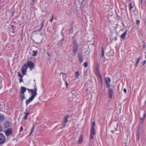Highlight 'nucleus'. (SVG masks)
<instances>
[{"label":"nucleus","instance_id":"obj_26","mask_svg":"<svg viewBox=\"0 0 146 146\" xmlns=\"http://www.w3.org/2000/svg\"><path fill=\"white\" fill-rule=\"evenodd\" d=\"M44 20L43 21H42V25H41V26H40V28H39V29L38 30V31H40V30L42 29V27H43V25H44V23H44Z\"/></svg>","mask_w":146,"mask_h":146},{"label":"nucleus","instance_id":"obj_4","mask_svg":"<svg viewBox=\"0 0 146 146\" xmlns=\"http://www.w3.org/2000/svg\"><path fill=\"white\" fill-rule=\"evenodd\" d=\"M140 127L139 125L137 126V129L136 131V136H137V140L139 141L140 139Z\"/></svg>","mask_w":146,"mask_h":146},{"label":"nucleus","instance_id":"obj_15","mask_svg":"<svg viewBox=\"0 0 146 146\" xmlns=\"http://www.w3.org/2000/svg\"><path fill=\"white\" fill-rule=\"evenodd\" d=\"M26 88L25 87L23 86H22L20 90V93L21 94H23L24 93L26 92Z\"/></svg>","mask_w":146,"mask_h":146},{"label":"nucleus","instance_id":"obj_44","mask_svg":"<svg viewBox=\"0 0 146 146\" xmlns=\"http://www.w3.org/2000/svg\"><path fill=\"white\" fill-rule=\"evenodd\" d=\"M140 23V21L139 20H137L136 21V24H138Z\"/></svg>","mask_w":146,"mask_h":146},{"label":"nucleus","instance_id":"obj_46","mask_svg":"<svg viewBox=\"0 0 146 146\" xmlns=\"http://www.w3.org/2000/svg\"><path fill=\"white\" fill-rule=\"evenodd\" d=\"M146 63V60H145L143 62V65H144Z\"/></svg>","mask_w":146,"mask_h":146},{"label":"nucleus","instance_id":"obj_18","mask_svg":"<svg viewBox=\"0 0 146 146\" xmlns=\"http://www.w3.org/2000/svg\"><path fill=\"white\" fill-rule=\"evenodd\" d=\"M5 119L4 115L0 113V121H3Z\"/></svg>","mask_w":146,"mask_h":146},{"label":"nucleus","instance_id":"obj_2","mask_svg":"<svg viewBox=\"0 0 146 146\" xmlns=\"http://www.w3.org/2000/svg\"><path fill=\"white\" fill-rule=\"evenodd\" d=\"M73 44V50L78 51V45L76 39H73L72 41Z\"/></svg>","mask_w":146,"mask_h":146},{"label":"nucleus","instance_id":"obj_36","mask_svg":"<svg viewBox=\"0 0 146 146\" xmlns=\"http://www.w3.org/2000/svg\"><path fill=\"white\" fill-rule=\"evenodd\" d=\"M35 1L36 0H33L31 3V5H33L35 3Z\"/></svg>","mask_w":146,"mask_h":146},{"label":"nucleus","instance_id":"obj_38","mask_svg":"<svg viewBox=\"0 0 146 146\" xmlns=\"http://www.w3.org/2000/svg\"><path fill=\"white\" fill-rule=\"evenodd\" d=\"M99 66L98 64H97L96 65V70H99Z\"/></svg>","mask_w":146,"mask_h":146},{"label":"nucleus","instance_id":"obj_14","mask_svg":"<svg viewBox=\"0 0 146 146\" xmlns=\"http://www.w3.org/2000/svg\"><path fill=\"white\" fill-rule=\"evenodd\" d=\"M77 57L79 59L80 63L83 62V58L82 54L80 53L78 54L77 55Z\"/></svg>","mask_w":146,"mask_h":146},{"label":"nucleus","instance_id":"obj_25","mask_svg":"<svg viewBox=\"0 0 146 146\" xmlns=\"http://www.w3.org/2000/svg\"><path fill=\"white\" fill-rule=\"evenodd\" d=\"M129 10L130 11H131L132 10V9L133 8V7L132 5V4L131 3H130L129 5Z\"/></svg>","mask_w":146,"mask_h":146},{"label":"nucleus","instance_id":"obj_56","mask_svg":"<svg viewBox=\"0 0 146 146\" xmlns=\"http://www.w3.org/2000/svg\"><path fill=\"white\" fill-rule=\"evenodd\" d=\"M145 103H146V101H145Z\"/></svg>","mask_w":146,"mask_h":146},{"label":"nucleus","instance_id":"obj_10","mask_svg":"<svg viewBox=\"0 0 146 146\" xmlns=\"http://www.w3.org/2000/svg\"><path fill=\"white\" fill-rule=\"evenodd\" d=\"M106 82L105 83L106 85L107 88H109L110 87V85L109 83L111 82V79L109 77H108L107 78H105Z\"/></svg>","mask_w":146,"mask_h":146},{"label":"nucleus","instance_id":"obj_37","mask_svg":"<svg viewBox=\"0 0 146 146\" xmlns=\"http://www.w3.org/2000/svg\"><path fill=\"white\" fill-rule=\"evenodd\" d=\"M77 51H78L73 50V55H74V56H75L76 55V52Z\"/></svg>","mask_w":146,"mask_h":146},{"label":"nucleus","instance_id":"obj_49","mask_svg":"<svg viewBox=\"0 0 146 146\" xmlns=\"http://www.w3.org/2000/svg\"><path fill=\"white\" fill-rule=\"evenodd\" d=\"M117 40V37H115V40Z\"/></svg>","mask_w":146,"mask_h":146},{"label":"nucleus","instance_id":"obj_3","mask_svg":"<svg viewBox=\"0 0 146 146\" xmlns=\"http://www.w3.org/2000/svg\"><path fill=\"white\" fill-rule=\"evenodd\" d=\"M27 64L26 63H25L23 66L21 68V71L22 73L24 75L25 74L27 71V69L28 68V66L27 65Z\"/></svg>","mask_w":146,"mask_h":146},{"label":"nucleus","instance_id":"obj_45","mask_svg":"<svg viewBox=\"0 0 146 146\" xmlns=\"http://www.w3.org/2000/svg\"><path fill=\"white\" fill-rule=\"evenodd\" d=\"M123 91L125 93H126L127 92V90L125 88H124L123 90Z\"/></svg>","mask_w":146,"mask_h":146},{"label":"nucleus","instance_id":"obj_31","mask_svg":"<svg viewBox=\"0 0 146 146\" xmlns=\"http://www.w3.org/2000/svg\"><path fill=\"white\" fill-rule=\"evenodd\" d=\"M145 115H146L145 111V110H144L143 117H142L141 118V119L142 120H143V119L145 117Z\"/></svg>","mask_w":146,"mask_h":146},{"label":"nucleus","instance_id":"obj_5","mask_svg":"<svg viewBox=\"0 0 146 146\" xmlns=\"http://www.w3.org/2000/svg\"><path fill=\"white\" fill-rule=\"evenodd\" d=\"M5 141V136L1 133H0V144H3Z\"/></svg>","mask_w":146,"mask_h":146},{"label":"nucleus","instance_id":"obj_34","mask_svg":"<svg viewBox=\"0 0 146 146\" xmlns=\"http://www.w3.org/2000/svg\"><path fill=\"white\" fill-rule=\"evenodd\" d=\"M140 57H139V58L137 59H136V62L137 64H138L139 63V62L140 61Z\"/></svg>","mask_w":146,"mask_h":146},{"label":"nucleus","instance_id":"obj_40","mask_svg":"<svg viewBox=\"0 0 146 146\" xmlns=\"http://www.w3.org/2000/svg\"><path fill=\"white\" fill-rule=\"evenodd\" d=\"M54 16L53 15L52 16V18H51V20H50V22L51 23H52L53 20V19H54Z\"/></svg>","mask_w":146,"mask_h":146},{"label":"nucleus","instance_id":"obj_6","mask_svg":"<svg viewBox=\"0 0 146 146\" xmlns=\"http://www.w3.org/2000/svg\"><path fill=\"white\" fill-rule=\"evenodd\" d=\"M69 117V115H67L65 116V117L62 123L60 124L63 127H64L65 125L66 124L68 121V119Z\"/></svg>","mask_w":146,"mask_h":146},{"label":"nucleus","instance_id":"obj_30","mask_svg":"<svg viewBox=\"0 0 146 146\" xmlns=\"http://www.w3.org/2000/svg\"><path fill=\"white\" fill-rule=\"evenodd\" d=\"M21 97L22 100H23L25 98V97L24 94H22L21 96Z\"/></svg>","mask_w":146,"mask_h":146},{"label":"nucleus","instance_id":"obj_32","mask_svg":"<svg viewBox=\"0 0 146 146\" xmlns=\"http://www.w3.org/2000/svg\"><path fill=\"white\" fill-rule=\"evenodd\" d=\"M37 54V52L36 51H33V54L32 55L33 56H36Z\"/></svg>","mask_w":146,"mask_h":146},{"label":"nucleus","instance_id":"obj_54","mask_svg":"<svg viewBox=\"0 0 146 146\" xmlns=\"http://www.w3.org/2000/svg\"><path fill=\"white\" fill-rule=\"evenodd\" d=\"M143 46H145V45L144 44Z\"/></svg>","mask_w":146,"mask_h":146},{"label":"nucleus","instance_id":"obj_48","mask_svg":"<svg viewBox=\"0 0 146 146\" xmlns=\"http://www.w3.org/2000/svg\"><path fill=\"white\" fill-rule=\"evenodd\" d=\"M47 54V55H48V56H50V54L49 53H48Z\"/></svg>","mask_w":146,"mask_h":146},{"label":"nucleus","instance_id":"obj_13","mask_svg":"<svg viewBox=\"0 0 146 146\" xmlns=\"http://www.w3.org/2000/svg\"><path fill=\"white\" fill-rule=\"evenodd\" d=\"M12 133V130L11 128L8 129L5 132L6 135L7 136H9Z\"/></svg>","mask_w":146,"mask_h":146},{"label":"nucleus","instance_id":"obj_8","mask_svg":"<svg viewBox=\"0 0 146 146\" xmlns=\"http://www.w3.org/2000/svg\"><path fill=\"white\" fill-rule=\"evenodd\" d=\"M96 134V131L94 128L91 129L90 131V138L91 139H94V137L93 135H95Z\"/></svg>","mask_w":146,"mask_h":146},{"label":"nucleus","instance_id":"obj_41","mask_svg":"<svg viewBox=\"0 0 146 146\" xmlns=\"http://www.w3.org/2000/svg\"><path fill=\"white\" fill-rule=\"evenodd\" d=\"M2 83V78L0 76V84H1Z\"/></svg>","mask_w":146,"mask_h":146},{"label":"nucleus","instance_id":"obj_12","mask_svg":"<svg viewBox=\"0 0 146 146\" xmlns=\"http://www.w3.org/2000/svg\"><path fill=\"white\" fill-rule=\"evenodd\" d=\"M34 98V96H31L25 102L26 106H27L29 103L32 102Z\"/></svg>","mask_w":146,"mask_h":146},{"label":"nucleus","instance_id":"obj_7","mask_svg":"<svg viewBox=\"0 0 146 146\" xmlns=\"http://www.w3.org/2000/svg\"><path fill=\"white\" fill-rule=\"evenodd\" d=\"M108 88V96L110 98H111L113 94V90L111 89L110 87Z\"/></svg>","mask_w":146,"mask_h":146},{"label":"nucleus","instance_id":"obj_51","mask_svg":"<svg viewBox=\"0 0 146 146\" xmlns=\"http://www.w3.org/2000/svg\"><path fill=\"white\" fill-rule=\"evenodd\" d=\"M142 1H143V0H141V4H142Z\"/></svg>","mask_w":146,"mask_h":146},{"label":"nucleus","instance_id":"obj_39","mask_svg":"<svg viewBox=\"0 0 146 146\" xmlns=\"http://www.w3.org/2000/svg\"><path fill=\"white\" fill-rule=\"evenodd\" d=\"M23 129V127L22 126H21L20 128V130H19V132L20 133L21 131H22Z\"/></svg>","mask_w":146,"mask_h":146},{"label":"nucleus","instance_id":"obj_16","mask_svg":"<svg viewBox=\"0 0 146 146\" xmlns=\"http://www.w3.org/2000/svg\"><path fill=\"white\" fill-rule=\"evenodd\" d=\"M83 141V136L82 135H81L79 137V139L78 141V143L80 144L82 143Z\"/></svg>","mask_w":146,"mask_h":146},{"label":"nucleus","instance_id":"obj_53","mask_svg":"<svg viewBox=\"0 0 146 146\" xmlns=\"http://www.w3.org/2000/svg\"><path fill=\"white\" fill-rule=\"evenodd\" d=\"M145 58H146V54L145 55Z\"/></svg>","mask_w":146,"mask_h":146},{"label":"nucleus","instance_id":"obj_29","mask_svg":"<svg viewBox=\"0 0 146 146\" xmlns=\"http://www.w3.org/2000/svg\"><path fill=\"white\" fill-rule=\"evenodd\" d=\"M95 126V121L93 122L92 125V127L91 129L94 128Z\"/></svg>","mask_w":146,"mask_h":146},{"label":"nucleus","instance_id":"obj_22","mask_svg":"<svg viewBox=\"0 0 146 146\" xmlns=\"http://www.w3.org/2000/svg\"><path fill=\"white\" fill-rule=\"evenodd\" d=\"M35 127V125H34L33 126L32 128L31 129V132L29 135V136H30L31 135V134L32 133Z\"/></svg>","mask_w":146,"mask_h":146},{"label":"nucleus","instance_id":"obj_55","mask_svg":"<svg viewBox=\"0 0 146 146\" xmlns=\"http://www.w3.org/2000/svg\"><path fill=\"white\" fill-rule=\"evenodd\" d=\"M1 104L0 103V106H1Z\"/></svg>","mask_w":146,"mask_h":146},{"label":"nucleus","instance_id":"obj_9","mask_svg":"<svg viewBox=\"0 0 146 146\" xmlns=\"http://www.w3.org/2000/svg\"><path fill=\"white\" fill-rule=\"evenodd\" d=\"M27 65L28 67H29L31 70L33 68L34 66V63L31 61H27Z\"/></svg>","mask_w":146,"mask_h":146},{"label":"nucleus","instance_id":"obj_52","mask_svg":"<svg viewBox=\"0 0 146 146\" xmlns=\"http://www.w3.org/2000/svg\"><path fill=\"white\" fill-rule=\"evenodd\" d=\"M63 73H63L62 72H61L60 74H62L63 75Z\"/></svg>","mask_w":146,"mask_h":146},{"label":"nucleus","instance_id":"obj_33","mask_svg":"<svg viewBox=\"0 0 146 146\" xmlns=\"http://www.w3.org/2000/svg\"><path fill=\"white\" fill-rule=\"evenodd\" d=\"M18 76L20 78H22L23 77V76L20 74V72H19L18 73Z\"/></svg>","mask_w":146,"mask_h":146},{"label":"nucleus","instance_id":"obj_11","mask_svg":"<svg viewBox=\"0 0 146 146\" xmlns=\"http://www.w3.org/2000/svg\"><path fill=\"white\" fill-rule=\"evenodd\" d=\"M95 73L96 74L97 76L100 79V81L102 83V78L101 74L100 73L99 70H95Z\"/></svg>","mask_w":146,"mask_h":146},{"label":"nucleus","instance_id":"obj_50","mask_svg":"<svg viewBox=\"0 0 146 146\" xmlns=\"http://www.w3.org/2000/svg\"><path fill=\"white\" fill-rule=\"evenodd\" d=\"M2 88V86H1L0 85V90L1 89V88Z\"/></svg>","mask_w":146,"mask_h":146},{"label":"nucleus","instance_id":"obj_21","mask_svg":"<svg viewBox=\"0 0 146 146\" xmlns=\"http://www.w3.org/2000/svg\"><path fill=\"white\" fill-rule=\"evenodd\" d=\"M101 55L102 57H103L104 56V48L102 47L101 50Z\"/></svg>","mask_w":146,"mask_h":146},{"label":"nucleus","instance_id":"obj_27","mask_svg":"<svg viewBox=\"0 0 146 146\" xmlns=\"http://www.w3.org/2000/svg\"><path fill=\"white\" fill-rule=\"evenodd\" d=\"M64 40V38H63L61 40H60L58 44H60L61 45L62 44L63 41Z\"/></svg>","mask_w":146,"mask_h":146},{"label":"nucleus","instance_id":"obj_43","mask_svg":"<svg viewBox=\"0 0 146 146\" xmlns=\"http://www.w3.org/2000/svg\"><path fill=\"white\" fill-rule=\"evenodd\" d=\"M65 83V84H66V88H68V84L66 81H64Z\"/></svg>","mask_w":146,"mask_h":146},{"label":"nucleus","instance_id":"obj_17","mask_svg":"<svg viewBox=\"0 0 146 146\" xmlns=\"http://www.w3.org/2000/svg\"><path fill=\"white\" fill-rule=\"evenodd\" d=\"M126 34H127L126 31H125V32H124V33H123L122 34V35L120 37H121V38L123 40H125V38Z\"/></svg>","mask_w":146,"mask_h":146},{"label":"nucleus","instance_id":"obj_24","mask_svg":"<svg viewBox=\"0 0 146 146\" xmlns=\"http://www.w3.org/2000/svg\"><path fill=\"white\" fill-rule=\"evenodd\" d=\"M9 126V123L8 121H7L5 123V127H7Z\"/></svg>","mask_w":146,"mask_h":146},{"label":"nucleus","instance_id":"obj_42","mask_svg":"<svg viewBox=\"0 0 146 146\" xmlns=\"http://www.w3.org/2000/svg\"><path fill=\"white\" fill-rule=\"evenodd\" d=\"M23 79L22 78H20V79H19V82L20 83H21L23 82Z\"/></svg>","mask_w":146,"mask_h":146},{"label":"nucleus","instance_id":"obj_1","mask_svg":"<svg viewBox=\"0 0 146 146\" xmlns=\"http://www.w3.org/2000/svg\"><path fill=\"white\" fill-rule=\"evenodd\" d=\"M27 90H28L29 93H30V94L31 95V96H33L34 98H35L36 96L37 95V88L36 87V85L35 86V90H34L33 89H30L28 88H27Z\"/></svg>","mask_w":146,"mask_h":146},{"label":"nucleus","instance_id":"obj_20","mask_svg":"<svg viewBox=\"0 0 146 146\" xmlns=\"http://www.w3.org/2000/svg\"><path fill=\"white\" fill-rule=\"evenodd\" d=\"M67 78V75L66 73H63L62 78L64 81L66 80V79Z\"/></svg>","mask_w":146,"mask_h":146},{"label":"nucleus","instance_id":"obj_23","mask_svg":"<svg viewBox=\"0 0 146 146\" xmlns=\"http://www.w3.org/2000/svg\"><path fill=\"white\" fill-rule=\"evenodd\" d=\"M25 115L23 119H26L27 118V116L29 114V113L28 112L27 113H26V112H25Z\"/></svg>","mask_w":146,"mask_h":146},{"label":"nucleus","instance_id":"obj_28","mask_svg":"<svg viewBox=\"0 0 146 146\" xmlns=\"http://www.w3.org/2000/svg\"><path fill=\"white\" fill-rule=\"evenodd\" d=\"M75 74L76 76V78H78L80 76V74L78 71H77L75 72Z\"/></svg>","mask_w":146,"mask_h":146},{"label":"nucleus","instance_id":"obj_35","mask_svg":"<svg viewBox=\"0 0 146 146\" xmlns=\"http://www.w3.org/2000/svg\"><path fill=\"white\" fill-rule=\"evenodd\" d=\"M88 63L87 62H85L84 64V65L85 68H86L88 66Z\"/></svg>","mask_w":146,"mask_h":146},{"label":"nucleus","instance_id":"obj_19","mask_svg":"<svg viewBox=\"0 0 146 146\" xmlns=\"http://www.w3.org/2000/svg\"><path fill=\"white\" fill-rule=\"evenodd\" d=\"M73 26L72 25H71L69 30V32L70 34H72L73 33Z\"/></svg>","mask_w":146,"mask_h":146},{"label":"nucleus","instance_id":"obj_47","mask_svg":"<svg viewBox=\"0 0 146 146\" xmlns=\"http://www.w3.org/2000/svg\"><path fill=\"white\" fill-rule=\"evenodd\" d=\"M138 64H137L136 63V64H135V66L136 67H137V65H138Z\"/></svg>","mask_w":146,"mask_h":146}]
</instances>
